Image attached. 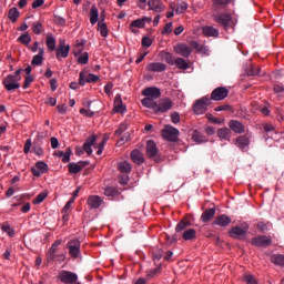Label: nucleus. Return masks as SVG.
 <instances>
[{"mask_svg":"<svg viewBox=\"0 0 284 284\" xmlns=\"http://www.w3.org/2000/svg\"><path fill=\"white\" fill-rule=\"evenodd\" d=\"M243 281L246 284H258V281H256V277L250 273L244 274Z\"/></svg>","mask_w":284,"mask_h":284,"instance_id":"nucleus-47","label":"nucleus"},{"mask_svg":"<svg viewBox=\"0 0 284 284\" xmlns=\"http://www.w3.org/2000/svg\"><path fill=\"white\" fill-rule=\"evenodd\" d=\"M85 165H88V162L85 161H80L79 163L71 162L68 164L69 172L70 174H79V172H81Z\"/></svg>","mask_w":284,"mask_h":284,"instance_id":"nucleus-18","label":"nucleus"},{"mask_svg":"<svg viewBox=\"0 0 284 284\" xmlns=\"http://www.w3.org/2000/svg\"><path fill=\"white\" fill-rule=\"evenodd\" d=\"M229 128L235 132V134H243V132H245V125L237 120H231L229 122Z\"/></svg>","mask_w":284,"mask_h":284,"instance_id":"nucleus-17","label":"nucleus"},{"mask_svg":"<svg viewBox=\"0 0 284 284\" xmlns=\"http://www.w3.org/2000/svg\"><path fill=\"white\" fill-rule=\"evenodd\" d=\"M67 247L71 257L81 258V241L71 240L68 242Z\"/></svg>","mask_w":284,"mask_h":284,"instance_id":"nucleus-8","label":"nucleus"},{"mask_svg":"<svg viewBox=\"0 0 284 284\" xmlns=\"http://www.w3.org/2000/svg\"><path fill=\"white\" fill-rule=\"evenodd\" d=\"M175 65L180 69V70H187V68H190V65L187 64V62L185 61V59L183 58H178L174 61Z\"/></svg>","mask_w":284,"mask_h":284,"instance_id":"nucleus-45","label":"nucleus"},{"mask_svg":"<svg viewBox=\"0 0 284 284\" xmlns=\"http://www.w3.org/2000/svg\"><path fill=\"white\" fill-rule=\"evenodd\" d=\"M206 119L209 121H211V123H215V125H221L223 123V121L221 120V118H215L214 115H212L211 113L206 114Z\"/></svg>","mask_w":284,"mask_h":284,"instance_id":"nucleus-57","label":"nucleus"},{"mask_svg":"<svg viewBox=\"0 0 284 284\" xmlns=\"http://www.w3.org/2000/svg\"><path fill=\"white\" fill-rule=\"evenodd\" d=\"M235 144L237 145V148H240V150H242V152H245L247 150V146L250 145V139L246 135H240L236 139Z\"/></svg>","mask_w":284,"mask_h":284,"instance_id":"nucleus-24","label":"nucleus"},{"mask_svg":"<svg viewBox=\"0 0 284 284\" xmlns=\"http://www.w3.org/2000/svg\"><path fill=\"white\" fill-rule=\"evenodd\" d=\"M126 108L123 104V100H121V95L116 94L114 99V111L118 112L119 114H123L125 112Z\"/></svg>","mask_w":284,"mask_h":284,"instance_id":"nucleus-25","label":"nucleus"},{"mask_svg":"<svg viewBox=\"0 0 284 284\" xmlns=\"http://www.w3.org/2000/svg\"><path fill=\"white\" fill-rule=\"evenodd\" d=\"M230 95V90L225 87L215 88L211 93V101H225Z\"/></svg>","mask_w":284,"mask_h":284,"instance_id":"nucleus-9","label":"nucleus"},{"mask_svg":"<svg viewBox=\"0 0 284 284\" xmlns=\"http://www.w3.org/2000/svg\"><path fill=\"white\" fill-rule=\"evenodd\" d=\"M232 223V219L225 214L215 217L213 225H219V227H227Z\"/></svg>","mask_w":284,"mask_h":284,"instance_id":"nucleus-16","label":"nucleus"},{"mask_svg":"<svg viewBox=\"0 0 284 284\" xmlns=\"http://www.w3.org/2000/svg\"><path fill=\"white\" fill-rule=\"evenodd\" d=\"M171 121L174 125H178V123H181V114L179 112L171 113Z\"/></svg>","mask_w":284,"mask_h":284,"instance_id":"nucleus-60","label":"nucleus"},{"mask_svg":"<svg viewBox=\"0 0 284 284\" xmlns=\"http://www.w3.org/2000/svg\"><path fill=\"white\" fill-rule=\"evenodd\" d=\"M216 214L215 209H209L204 211L201 215L202 223H207L209 221H212V217Z\"/></svg>","mask_w":284,"mask_h":284,"instance_id":"nucleus-30","label":"nucleus"},{"mask_svg":"<svg viewBox=\"0 0 284 284\" xmlns=\"http://www.w3.org/2000/svg\"><path fill=\"white\" fill-rule=\"evenodd\" d=\"M134 28H145V24H143V20L136 19V20L132 21L130 24V29L132 32L136 33V29H134Z\"/></svg>","mask_w":284,"mask_h":284,"instance_id":"nucleus-43","label":"nucleus"},{"mask_svg":"<svg viewBox=\"0 0 284 284\" xmlns=\"http://www.w3.org/2000/svg\"><path fill=\"white\" fill-rule=\"evenodd\" d=\"M23 69H18L14 74H9L3 79V85L8 92H12V90H19L21 88V84H19V81H21V72Z\"/></svg>","mask_w":284,"mask_h":284,"instance_id":"nucleus-1","label":"nucleus"},{"mask_svg":"<svg viewBox=\"0 0 284 284\" xmlns=\"http://www.w3.org/2000/svg\"><path fill=\"white\" fill-rule=\"evenodd\" d=\"M160 57L163 61H166L169 65H174V55L168 51L160 52Z\"/></svg>","mask_w":284,"mask_h":284,"instance_id":"nucleus-38","label":"nucleus"},{"mask_svg":"<svg viewBox=\"0 0 284 284\" xmlns=\"http://www.w3.org/2000/svg\"><path fill=\"white\" fill-rule=\"evenodd\" d=\"M62 241L61 240H58L55 241L51 247L49 248L48 251V254H47V258L48 261H53L54 260V254L57 252V247H59V245H61Z\"/></svg>","mask_w":284,"mask_h":284,"instance_id":"nucleus-31","label":"nucleus"},{"mask_svg":"<svg viewBox=\"0 0 284 284\" xmlns=\"http://www.w3.org/2000/svg\"><path fill=\"white\" fill-rule=\"evenodd\" d=\"M60 283L63 284H74L79 281V275L71 271H60L58 274Z\"/></svg>","mask_w":284,"mask_h":284,"instance_id":"nucleus-7","label":"nucleus"},{"mask_svg":"<svg viewBox=\"0 0 284 284\" xmlns=\"http://www.w3.org/2000/svg\"><path fill=\"white\" fill-rule=\"evenodd\" d=\"M99 81V75L94 73H87L85 71L80 72L79 83L80 85H85V83H97Z\"/></svg>","mask_w":284,"mask_h":284,"instance_id":"nucleus-11","label":"nucleus"},{"mask_svg":"<svg viewBox=\"0 0 284 284\" xmlns=\"http://www.w3.org/2000/svg\"><path fill=\"white\" fill-rule=\"evenodd\" d=\"M162 34H172V22H168L162 29Z\"/></svg>","mask_w":284,"mask_h":284,"instance_id":"nucleus-62","label":"nucleus"},{"mask_svg":"<svg viewBox=\"0 0 284 284\" xmlns=\"http://www.w3.org/2000/svg\"><path fill=\"white\" fill-rule=\"evenodd\" d=\"M43 141L42 135H37V139L33 142L32 152L37 154V156H43V148H41V142Z\"/></svg>","mask_w":284,"mask_h":284,"instance_id":"nucleus-22","label":"nucleus"},{"mask_svg":"<svg viewBox=\"0 0 284 284\" xmlns=\"http://www.w3.org/2000/svg\"><path fill=\"white\" fill-rule=\"evenodd\" d=\"M32 30L34 34H41V32H43V24H41V22H33Z\"/></svg>","mask_w":284,"mask_h":284,"instance_id":"nucleus-52","label":"nucleus"},{"mask_svg":"<svg viewBox=\"0 0 284 284\" xmlns=\"http://www.w3.org/2000/svg\"><path fill=\"white\" fill-rule=\"evenodd\" d=\"M175 52L187 59L192 54V49L187 44L180 43L175 47Z\"/></svg>","mask_w":284,"mask_h":284,"instance_id":"nucleus-19","label":"nucleus"},{"mask_svg":"<svg viewBox=\"0 0 284 284\" xmlns=\"http://www.w3.org/2000/svg\"><path fill=\"white\" fill-rule=\"evenodd\" d=\"M187 10V2H180L176 4L175 14H183Z\"/></svg>","mask_w":284,"mask_h":284,"instance_id":"nucleus-50","label":"nucleus"},{"mask_svg":"<svg viewBox=\"0 0 284 284\" xmlns=\"http://www.w3.org/2000/svg\"><path fill=\"white\" fill-rule=\"evenodd\" d=\"M130 132H125L119 140H118V144L119 145H123V143H128V141H130Z\"/></svg>","mask_w":284,"mask_h":284,"instance_id":"nucleus-59","label":"nucleus"},{"mask_svg":"<svg viewBox=\"0 0 284 284\" xmlns=\"http://www.w3.org/2000/svg\"><path fill=\"white\" fill-rule=\"evenodd\" d=\"M43 54H45V51L43 48L39 49V53L36 54L31 61L32 65H42L43 64Z\"/></svg>","mask_w":284,"mask_h":284,"instance_id":"nucleus-32","label":"nucleus"},{"mask_svg":"<svg viewBox=\"0 0 284 284\" xmlns=\"http://www.w3.org/2000/svg\"><path fill=\"white\" fill-rule=\"evenodd\" d=\"M126 130H128V123H121L118 130H115L114 135L121 136V134H123V132H125Z\"/></svg>","mask_w":284,"mask_h":284,"instance_id":"nucleus-55","label":"nucleus"},{"mask_svg":"<svg viewBox=\"0 0 284 284\" xmlns=\"http://www.w3.org/2000/svg\"><path fill=\"white\" fill-rule=\"evenodd\" d=\"M214 8H226L234 0H212Z\"/></svg>","mask_w":284,"mask_h":284,"instance_id":"nucleus-44","label":"nucleus"},{"mask_svg":"<svg viewBox=\"0 0 284 284\" xmlns=\"http://www.w3.org/2000/svg\"><path fill=\"white\" fill-rule=\"evenodd\" d=\"M272 263L275 265H280V267H284V255L283 254H274L271 256Z\"/></svg>","mask_w":284,"mask_h":284,"instance_id":"nucleus-40","label":"nucleus"},{"mask_svg":"<svg viewBox=\"0 0 284 284\" xmlns=\"http://www.w3.org/2000/svg\"><path fill=\"white\" fill-rule=\"evenodd\" d=\"M102 203H103V200L99 195H91L88 197V205L92 210H99V207H101Z\"/></svg>","mask_w":284,"mask_h":284,"instance_id":"nucleus-20","label":"nucleus"},{"mask_svg":"<svg viewBox=\"0 0 284 284\" xmlns=\"http://www.w3.org/2000/svg\"><path fill=\"white\" fill-rule=\"evenodd\" d=\"M18 41H20V43L23 45H28V43L32 41V38L30 37V33L26 32L18 38Z\"/></svg>","mask_w":284,"mask_h":284,"instance_id":"nucleus-49","label":"nucleus"},{"mask_svg":"<svg viewBox=\"0 0 284 284\" xmlns=\"http://www.w3.org/2000/svg\"><path fill=\"white\" fill-rule=\"evenodd\" d=\"M72 155V150L67 149V152L62 155V163H70V156Z\"/></svg>","mask_w":284,"mask_h":284,"instance_id":"nucleus-61","label":"nucleus"},{"mask_svg":"<svg viewBox=\"0 0 284 284\" xmlns=\"http://www.w3.org/2000/svg\"><path fill=\"white\" fill-rule=\"evenodd\" d=\"M202 32L204 34V37H219V29L214 28V27H203Z\"/></svg>","mask_w":284,"mask_h":284,"instance_id":"nucleus-34","label":"nucleus"},{"mask_svg":"<svg viewBox=\"0 0 284 284\" xmlns=\"http://www.w3.org/2000/svg\"><path fill=\"white\" fill-rule=\"evenodd\" d=\"M116 194V189L114 187H106L104 190V196H115Z\"/></svg>","mask_w":284,"mask_h":284,"instance_id":"nucleus-63","label":"nucleus"},{"mask_svg":"<svg viewBox=\"0 0 284 284\" xmlns=\"http://www.w3.org/2000/svg\"><path fill=\"white\" fill-rule=\"evenodd\" d=\"M192 139L195 143H207V141H210V139H207V136H205L203 133H201L199 131L193 132Z\"/></svg>","mask_w":284,"mask_h":284,"instance_id":"nucleus-36","label":"nucleus"},{"mask_svg":"<svg viewBox=\"0 0 284 284\" xmlns=\"http://www.w3.org/2000/svg\"><path fill=\"white\" fill-rule=\"evenodd\" d=\"M141 103L144 108H150L151 110H153V112H155L156 101H154L152 98L145 97L141 100Z\"/></svg>","mask_w":284,"mask_h":284,"instance_id":"nucleus-37","label":"nucleus"},{"mask_svg":"<svg viewBox=\"0 0 284 284\" xmlns=\"http://www.w3.org/2000/svg\"><path fill=\"white\" fill-rule=\"evenodd\" d=\"M143 97L156 100L161 97V89L156 87H149L142 91Z\"/></svg>","mask_w":284,"mask_h":284,"instance_id":"nucleus-13","label":"nucleus"},{"mask_svg":"<svg viewBox=\"0 0 284 284\" xmlns=\"http://www.w3.org/2000/svg\"><path fill=\"white\" fill-rule=\"evenodd\" d=\"M1 230L2 232H6L7 234H9V236H14V230H12V227H10V224L8 223L2 224Z\"/></svg>","mask_w":284,"mask_h":284,"instance_id":"nucleus-54","label":"nucleus"},{"mask_svg":"<svg viewBox=\"0 0 284 284\" xmlns=\"http://www.w3.org/2000/svg\"><path fill=\"white\" fill-rule=\"evenodd\" d=\"M98 30L101 34V37H108V24L105 22H103V19H101L99 22H98Z\"/></svg>","mask_w":284,"mask_h":284,"instance_id":"nucleus-41","label":"nucleus"},{"mask_svg":"<svg viewBox=\"0 0 284 284\" xmlns=\"http://www.w3.org/2000/svg\"><path fill=\"white\" fill-rule=\"evenodd\" d=\"M179 129L172 126V125H166L162 130V136L166 141H170L171 143H176L179 141Z\"/></svg>","mask_w":284,"mask_h":284,"instance_id":"nucleus-6","label":"nucleus"},{"mask_svg":"<svg viewBox=\"0 0 284 284\" xmlns=\"http://www.w3.org/2000/svg\"><path fill=\"white\" fill-rule=\"evenodd\" d=\"M161 258H163V251L162 250H158L155 252H153V261L155 265H159V261H161Z\"/></svg>","mask_w":284,"mask_h":284,"instance_id":"nucleus-51","label":"nucleus"},{"mask_svg":"<svg viewBox=\"0 0 284 284\" xmlns=\"http://www.w3.org/2000/svg\"><path fill=\"white\" fill-rule=\"evenodd\" d=\"M148 72H165L168 65L163 62H151L146 65Z\"/></svg>","mask_w":284,"mask_h":284,"instance_id":"nucleus-14","label":"nucleus"},{"mask_svg":"<svg viewBox=\"0 0 284 284\" xmlns=\"http://www.w3.org/2000/svg\"><path fill=\"white\" fill-rule=\"evenodd\" d=\"M213 19L216 23L222 26L224 30H227L234 26V20H232V16L230 13H217L213 16Z\"/></svg>","mask_w":284,"mask_h":284,"instance_id":"nucleus-4","label":"nucleus"},{"mask_svg":"<svg viewBox=\"0 0 284 284\" xmlns=\"http://www.w3.org/2000/svg\"><path fill=\"white\" fill-rule=\"evenodd\" d=\"M70 54V44L65 45V41H60L57 50H55V57L58 61H61V59H68V55Z\"/></svg>","mask_w":284,"mask_h":284,"instance_id":"nucleus-10","label":"nucleus"},{"mask_svg":"<svg viewBox=\"0 0 284 284\" xmlns=\"http://www.w3.org/2000/svg\"><path fill=\"white\" fill-rule=\"evenodd\" d=\"M245 234H247V230L240 226H234L230 231V236L232 239H245Z\"/></svg>","mask_w":284,"mask_h":284,"instance_id":"nucleus-21","label":"nucleus"},{"mask_svg":"<svg viewBox=\"0 0 284 284\" xmlns=\"http://www.w3.org/2000/svg\"><path fill=\"white\" fill-rule=\"evenodd\" d=\"M118 170L122 172V174H130L132 172V164L128 161L120 162L118 164Z\"/></svg>","mask_w":284,"mask_h":284,"instance_id":"nucleus-33","label":"nucleus"},{"mask_svg":"<svg viewBox=\"0 0 284 284\" xmlns=\"http://www.w3.org/2000/svg\"><path fill=\"white\" fill-rule=\"evenodd\" d=\"M211 100L207 97H203L195 101L193 104V112L195 114H205L207 112V106L211 104Z\"/></svg>","mask_w":284,"mask_h":284,"instance_id":"nucleus-5","label":"nucleus"},{"mask_svg":"<svg viewBox=\"0 0 284 284\" xmlns=\"http://www.w3.org/2000/svg\"><path fill=\"white\" fill-rule=\"evenodd\" d=\"M36 168L37 170H40L42 173L48 172V164L43 161L37 162Z\"/></svg>","mask_w":284,"mask_h":284,"instance_id":"nucleus-58","label":"nucleus"},{"mask_svg":"<svg viewBox=\"0 0 284 284\" xmlns=\"http://www.w3.org/2000/svg\"><path fill=\"white\" fill-rule=\"evenodd\" d=\"M174 106V102L170 98H162L155 103V114H165V112H170Z\"/></svg>","mask_w":284,"mask_h":284,"instance_id":"nucleus-3","label":"nucleus"},{"mask_svg":"<svg viewBox=\"0 0 284 284\" xmlns=\"http://www.w3.org/2000/svg\"><path fill=\"white\" fill-rule=\"evenodd\" d=\"M90 23L91 26H95V23L99 21V9L97 8V6H92L90 9Z\"/></svg>","mask_w":284,"mask_h":284,"instance_id":"nucleus-29","label":"nucleus"},{"mask_svg":"<svg viewBox=\"0 0 284 284\" xmlns=\"http://www.w3.org/2000/svg\"><path fill=\"white\" fill-rule=\"evenodd\" d=\"M94 143H97V135L92 134L91 136H89L87 139V141L83 144V150L84 152H87V154H92V145H94Z\"/></svg>","mask_w":284,"mask_h":284,"instance_id":"nucleus-23","label":"nucleus"},{"mask_svg":"<svg viewBox=\"0 0 284 284\" xmlns=\"http://www.w3.org/2000/svg\"><path fill=\"white\" fill-rule=\"evenodd\" d=\"M190 225H192V222H190V220H187L186 217H183L175 226V232L179 234L181 232H185V230H187V227H190Z\"/></svg>","mask_w":284,"mask_h":284,"instance_id":"nucleus-27","label":"nucleus"},{"mask_svg":"<svg viewBox=\"0 0 284 284\" xmlns=\"http://www.w3.org/2000/svg\"><path fill=\"white\" fill-rule=\"evenodd\" d=\"M183 241H194L196 239V230L187 229L182 233Z\"/></svg>","mask_w":284,"mask_h":284,"instance_id":"nucleus-35","label":"nucleus"},{"mask_svg":"<svg viewBox=\"0 0 284 284\" xmlns=\"http://www.w3.org/2000/svg\"><path fill=\"white\" fill-rule=\"evenodd\" d=\"M261 74V68L250 64L246 69L247 77H258Z\"/></svg>","mask_w":284,"mask_h":284,"instance_id":"nucleus-39","label":"nucleus"},{"mask_svg":"<svg viewBox=\"0 0 284 284\" xmlns=\"http://www.w3.org/2000/svg\"><path fill=\"white\" fill-rule=\"evenodd\" d=\"M155 265H156L158 267H155V268L149 271V273H148V275H146L148 278H154V276L158 275L159 272H161V265H162V264H155Z\"/></svg>","mask_w":284,"mask_h":284,"instance_id":"nucleus-53","label":"nucleus"},{"mask_svg":"<svg viewBox=\"0 0 284 284\" xmlns=\"http://www.w3.org/2000/svg\"><path fill=\"white\" fill-rule=\"evenodd\" d=\"M217 136L221 141H230V139H232V130L222 128L217 131Z\"/></svg>","mask_w":284,"mask_h":284,"instance_id":"nucleus-28","label":"nucleus"},{"mask_svg":"<svg viewBox=\"0 0 284 284\" xmlns=\"http://www.w3.org/2000/svg\"><path fill=\"white\" fill-rule=\"evenodd\" d=\"M45 199H48V192H41L33 200V204L39 205V204L43 203V201H45Z\"/></svg>","mask_w":284,"mask_h":284,"instance_id":"nucleus-48","label":"nucleus"},{"mask_svg":"<svg viewBox=\"0 0 284 284\" xmlns=\"http://www.w3.org/2000/svg\"><path fill=\"white\" fill-rule=\"evenodd\" d=\"M148 7L149 10H153V12H163L165 10V4H163L162 0H149Z\"/></svg>","mask_w":284,"mask_h":284,"instance_id":"nucleus-15","label":"nucleus"},{"mask_svg":"<svg viewBox=\"0 0 284 284\" xmlns=\"http://www.w3.org/2000/svg\"><path fill=\"white\" fill-rule=\"evenodd\" d=\"M54 23L57 26H65V20L63 17L54 14Z\"/></svg>","mask_w":284,"mask_h":284,"instance_id":"nucleus-64","label":"nucleus"},{"mask_svg":"<svg viewBox=\"0 0 284 284\" xmlns=\"http://www.w3.org/2000/svg\"><path fill=\"white\" fill-rule=\"evenodd\" d=\"M47 47L51 50L54 51L57 50V39L52 36L47 37Z\"/></svg>","mask_w":284,"mask_h":284,"instance_id":"nucleus-46","label":"nucleus"},{"mask_svg":"<svg viewBox=\"0 0 284 284\" xmlns=\"http://www.w3.org/2000/svg\"><path fill=\"white\" fill-rule=\"evenodd\" d=\"M88 61H90V55L88 54V52H84L78 58V63H80L81 65H85Z\"/></svg>","mask_w":284,"mask_h":284,"instance_id":"nucleus-56","label":"nucleus"},{"mask_svg":"<svg viewBox=\"0 0 284 284\" xmlns=\"http://www.w3.org/2000/svg\"><path fill=\"white\" fill-rule=\"evenodd\" d=\"M252 245H255L256 247H270L272 245V239L261 235L257 237H253L251 241Z\"/></svg>","mask_w":284,"mask_h":284,"instance_id":"nucleus-12","label":"nucleus"},{"mask_svg":"<svg viewBox=\"0 0 284 284\" xmlns=\"http://www.w3.org/2000/svg\"><path fill=\"white\" fill-rule=\"evenodd\" d=\"M19 9L13 7L9 10L8 18L10 19V21H12V23H14L17 22V19H19Z\"/></svg>","mask_w":284,"mask_h":284,"instance_id":"nucleus-42","label":"nucleus"},{"mask_svg":"<svg viewBox=\"0 0 284 284\" xmlns=\"http://www.w3.org/2000/svg\"><path fill=\"white\" fill-rule=\"evenodd\" d=\"M131 159H132L133 163H136V165H141V164L145 163V158L139 150H133L131 152Z\"/></svg>","mask_w":284,"mask_h":284,"instance_id":"nucleus-26","label":"nucleus"},{"mask_svg":"<svg viewBox=\"0 0 284 284\" xmlns=\"http://www.w3.org/2000/svg\"><path fill=\"white\" fill-rule=\"evenodd\" d=\"M146 156L153 159L155 163H161V161H163L159 154V148H156V142H154V140H149L146 142Z\"/></svg>","mask_w":284,"mask_h":284,"instance_id":"nucleus-2","label":"nucleus"}]
</instances>
